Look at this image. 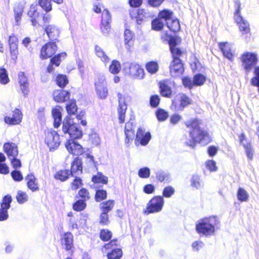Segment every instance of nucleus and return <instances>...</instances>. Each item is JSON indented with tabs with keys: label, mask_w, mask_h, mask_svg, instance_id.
Segmentation results:
<instances>
[{
	"label": "nucleus",
	"mask_w": 259,
	"mask_h": 259,
	"mask_svg": "<svg viewBox=\"0 0 259 259\" xmlns=\"http://www.w3.org/2000/svg\"><path fill=\"white\" fill-rule=\"evenodd\" d=\"M57 46L55 43L50 42L44 46L40 51V58L45 59L52 57L57 51Z\"/></svg>",
	"instance_id": "ddd939ff"
},
{
	"label": "nucleus",
	"mask_w": 259,
	"mask_h": 259,
	"mask_svg": "<svg viewBox=\"0 0 259 259\" xmlns=\"http://www.w3.org/2000/svg\"><path fill=\"white\" fill-rule=\"evenodd\" d=\"M179 42H180V39L178 37L171 36L169 37L168 44L172 56H181L182 54L181 50L176 47Z\"/></svg>",
	"instance_id": "412c9836"
},
{
	"label": "nucleus",
	"mask_w": 259,
	"mask_h": 259,
	"mask_svg": "<svg viewBox=\"0 0 259 259\" xmlns=\"http://www.w3.org/2000/svg\"><path fill=\"white\" fill-rule=\"evenodd\" d=\"M9 49L11 58L14 60H16L17 59L18 54V45H9Z\"/></svg>",
	"instance_id": "13d9d810"
},
{
	"label": "nucleus",
	"mask_w": 259,
	"mask_h": 259,
	"mask_svg": "<svg viewBox=\"0 0 259 259\" xmlns=\"http://www.w3.org/2000/svg\"><path fill=\"white\" fill-rule=\"evenodd\" d=\"M107 197V193L105 190H99L97 191L95 198L97 201L99 202L105 199Z\"/></svg>",
	"instance_id": "680f3d73"
},
{
	"label": "nucleus",
	"mask_w": 259,
	"mask_h": 259,
	"mask_svg": "<svg viewBox=\"0 0 259 259\" xmlns=\"http://www.w3.org/2000/svg\"><path fill=\"white\" fill-rule=\"evenodd\" d=\"M66 111L68 115H74L77 110V107L74 100H71L66 106Z\"/></svg>",
	"instance_id": "c9c22d12"
},
{
	"label": "nucleus",
	"mask_w": 259,
	"mask_h": 259,
	"mask_svg": "<svg viewBox=\"0 0 259 259\" xmlns=\"http://www.w3.org/2000/svg\"><path fill=\"white\" fill-rule=\"evenodd\" d=\"M112 233L108 230L103 229L100 232V238L103 241H107L112 237Z\"/></svg>",
	"instance_id": "bf43d9fd"
},
{
	"label": "nucleus",
	"mask_w": 259,
	"mask_h": 259,
	"mask_svg": "<svg viewBox=\"0 0 259 259\" xmlns=\"http://www.w3.org/2000/svg\"><path fill=\"white\" fill-rule=\"evenodd\" d=\"M78 195L80 197L82 200L85 201L90 198V193L85 188L81 189L78 193Z\"/></svg>",
	"instance_id": "052dcab7"
},
{
	"label": "nucleus",
	"mask_w": 259,
	"mask_h": 259,
	"mask_svg": "<svg viewBox=\"0 0 259 259\" xmlns=\"http://www.w3.org/2000/svg\"><path fill=\"white\" fill-rule=\"evenodd\" d=\"M164 205V200L161 196H155L152 198L147 205L145 213L149 214L160 211Z\"/></svg>",
	"instance_id": "423d86ee"
},
{
	"label": "nucleus",
	"mask_w": 259,
	"mask_h": 259,
	"mask_svg": "<svg viewBox=\"0 0 259 259\" xmlns=\"http://www.w3.org/2000/svg\"><path fill=\"white\" fill-rule=\"evenodd\" d=\"M70 174L69 170H61L56 173L55 178L61 181H64L68 178Z\"/></svg>",
	"instance_id": "a19ab883"
},
{
	"label": "nucleus",
	"mask_w": 259,
	"mask_h": 259,
	"mask_svg": "<svg viewBox=\"0 0 259 259\" xmlns=\"http://www.w3.org/2000/svg\"><path fill=\"white\" fill-rule=\"evenodd\" d=\"M151 26L153 30L159 31L163 28L164 24L162 21L158 17L152 21Z\"/></svg>",
	"instance_id": "c03bdc74"
},
{
	"label": "nucleus",
	"mask_w": 259,
	"mask_h": 259,
	"mask_svg": "<svg viewBox=\"0 0 259 259\" xmlns=\"http://www.w3.org/2000/svg\"><path fill=\"white\" fill-rule=\"evenodd\" d=\"M63 108L60 106H56L52 110V115L54 119V127L57 128L62 123V111Z\"/></svg>",
	"instance_id": "a211bd4d"
},
{
	"label": "nucleus",
	"mask_w": 259,
	"mask_h": 259,
	"mask_svg": "<svg viewBox=\"0 0 259 259\" xmlns=\"http://www.w3.org/2000/svg\"><path fill=\"white\" fill-rule=\"evenodd\" d=\"M180 57V56H172L173 61L169 66L171 75L174 77L180 75L184 71L183 64L179 59Z\"/></svg>",
	"instance_id": "1a4fd4ad"
},
{
	"label": "nucleus",
	"mask_w": 259,
	"mask_h": 259,
	"mask_svg": "<svg viewBox=\"0 0 259 259\" xmlns=\"http://www.w3.org/2000/svg\"><path fill=\"white\" fill-rule=\"evenodd\" d=\"M26 180L27 181V187L32 192H35L39 190L37 180L33 175H28L26 177Z\"/></svg>",
	"instance_id": "a878e982"
},
{
	"label": "nucleus",
	"mask_w": 259,
	"mask_h": 259,
	"mask_svg": "<svg viewBox=\"0 0 259 259\" xmlns=\"http://www.w3.org/2000/svg\"><path fill=\"white\" fill-rule=\"evenodd\" d=\"M200 178L197 175H193L191 179V186L196 189H199L202 186Z\"/></svg>",
	"instance_id": "8fccbe9b"
},
{
	"label": "nucleus",
	"mask_w": 259,
	"mask_h": 259,
	"mask_svg": "<svg viewBox=\"0 0 259 259\" xmlns=\"http://www.w3.org/2000/svg\"><path fill=\"white\" fill-rule=\"evenodd\" d=\"M54 100L57 102H64L70 98V93L65 90H56L54 92Z\"/></svg>",
	"instance_id": "b1692460"
},
{
	"label": "nucleus",
	"mask_w": 259,
	"mask_h": 259,
	"mask_svg": "<svg viewBox=\"0 0 259 259\" xmlns=\"http://www.w3.org/2000/svg\"><path fill=\"white\" fill-rule=\"evenodd\" d=\"M219 48L225 57L230 60L233 59V56L232 53L231 47L230 44L227 42L220 43Z\"/></svg>",
	"instance_id": "cd10ccee"
},
{
	"label": "nucleus",
	"mask_w": 259,
	"mask_h": 259,
	"mask_svg": "<svg viewBox=\"0 0 259 259\" xmlns=\"http://www.w3.org/2000/svg\"><path fill=\"white\" fill-rule=\"evenodd\" d=\"M9 81L7 70L4 68L0 69V82L6 84Z\"/></svg>",
	"instance_id": "6e6d98bb"
},
{
	"label": "nucleus",
	"mask_w": 259,
	"mask_h": 259,
	"mask_svg": "<svg viewBox=\"0 0 259 259\" xmlns=\"http://www.w3.org/2000/svg\"><path fill=\"white\" fill-rule=\"evenodd\" d=\"M65 134H68L69 136L70 139L74 141L76 139H80L82 136L81 131H65Z\"/></svg>",
	"instance_id": "79ce46f5"
},
{
	"label": "nucleus",
	"mask_w": 259,
	"mask_h": 259,
	"mask_svg": "<svg viewBox=\"0 0 259 259\" xmlns=\"http://www.w3.org/2000/svg\"><path fill=\"white\" fill-rule=\"evenodd\" d=\"M4 150L9 158H14L18 156V148L14 143H5L4 145Z\"/></svg>",
	"instance_id": "aec40b11"
},
{
	"label": "nucleus",
	"mask_w": 259,
	"mask_h": 259,
	"mask_svg": "<svg viewBox=\"0 0 259 259\" xmlns=\"http://www.w3.org/2000/svg\"><path fill=\"white\" fill-rule=\"evenodd\" d=\"M56 83L60 88H64L68 83V80L65 75H58L56 78Z\"/></svg>",
	"instance_id": "de8ad7c7"
},
{
	"label": "nucleus",
	"mask_w": 259,
	"mask_h": 259,
	"mask_svg": "<svg viewBox=\"0 0 259 259\" xmlns=\"http://www.w3.org/2000/svg\"><path fill=\"white\" fill-rule=\"evenodd\" d=\"M190 104V100L188 97L183 94H179L172 100V105L176 109L181 110Z\"/></svg>",
	"instance_id": "f8f14e48"
},
{
	"label": "nucleus",
	"mask_w": 259,
	"mask_h": 259,
	"mask_svg": "<svg viewBox=\"0 0 259 259\" xmlns=\"http://www.w3.org/2000/svg\"><path fill=\"white\" fill-rule=\"evenodd\" d=\"M156 115L158 120L159 121H164L166 120L168 116V113L161 109H158L157 111Z\"/></svg>",
	"instance_id": "4d7b16f0"
},
{
	"label": "nucleus",
	"mask_w": 259,
	"mask_h": 259,
	"mask_svg": "<svg viewBox=\"0 0 259 259\" xmlns=\"http://www.w3.org/2000/svg\"><path fill=\"white\" fill-rule=\"evenodd\" d=\"M242 67L246 73L253 69L254 76L250 80L251 85L258 88L259 93V66H255L257 61V55L255 53L245 52L240 56Z\"/></svg>",
	"instance_id": "f257e3e1"
},
{
	"label": "nucleus",
	"mask_w": 259,
	"mask_h": 259,
	"mask_svg": "<svg viewBox=\"0 0 259 259\" xmlns=\"http://www.w3.org/2000/svg\"><path fill=\"white\" fill-rule=\"evenodd\" d=\"M102 212L108 213L112 210L114 206L113 200H108L101 204Z\"/></svg>",
	"instance_id": "09e8293b"
},
{
	"label": "nucleus",
	"mask_w": 259,
	"mask_h": 259,
	"mask_svg": "<svg viewBox=\"0 0 259 259\" xmlns=\"http://www.w3.org/2000/svg\"><path fill=\"white\" fill-rule=\"evenodd\" d=\"M123 70L126 74L134 78L141 79L144 77V69L136 63H125L123 64Z\"/></svg>",
	"instance_id": "39448f33"
},
{
	"label": "nucleus",
	"mask_w": 259,
	"mask_h": 259,
	"mask_svg": "<svg viewBox=\"0 0 259 259\" xmlns=\"http://www.w3.org/2000/svg\"><path fill=\"white\" fill-rule=\"evenodd\" d=\"M11 176L15 181H21L23 178L21 172L16 170H14L11 172Z\"/></svg>",
	"instance_id": "338daca9"
},
{
	"label": "nucleus",
	"mask_w": 259,
	"mask_h": 259,
	"mask_svg": "<svg viewBox=\"0 0 259 259\" xmlns=\"http://www.w3.org/2000/svg\"><path fill=\"white\" fill-rule=\"evenodd\" d=\"M166 25L168 28L173 32L178 31L180 29L179 20L177 19H174L173 17L169 21H167Z\"/></svg>",
	"instance_id": "e433bc0d"
},
{
	"label": "nucleus",
	"mask_w": 259,
	"mask_h": 259,
	"mask_svg": "<svg viewBox=\"0 0 259 259\" xmlns=\"http://www.w3.org/2000/svg\"><path fill=\"white\" fill-rule=\"evenodd\" d=\"M151 134L146 131H137L135 139L136 144L138 143L142 145H147L151 139Z\"/></svg>",
	"instance_id": "f3484780"
},
{
	"label": "nucleus",
	"mask_w": 259,
	"mask_h": 259,
	"mask_svg": "<svg viewBox=\"0 0 259 259\" xmlns=\"http://www.w3.org/2000/svg\"><path fill=\"white\" fill-rule=\"evenodd\" d=\"M86 203L82 200L76 201L73 205L74 210L80 211L83 210L86 207Z\"/></svg>",
	"instance_id": "5fc2aeb1"
},
{
	"label": "nucleus",
	"mask_w": 259,
	"mask_h": 259,
	"mask_svg": "<svg viewBox=\"0 0 259 259\" xmlns=\"http://www.w3.org/2000/svg\"><path fill=\"white\" fill-rule=\"evenodd\" d=\"M147 71L151 74H155L158 70L159 65L157 62L150 61L146 64Z\"/></svg>",
	"instance_id": "58836bf2"
},
{
	"label": "nucleus",
	"mask_w": 259,
	"mask_h": 259,
	"mask_svg": "<svg viewBox=\"0 0 259 259\" xmlns=\"http://www.w3.org/2000/svg\"><path fill=\"white\" fill-rule=\"evenodd\" d=\"M45 143L50 151L57 149L60 144L58 133L56 131H48L46 133Z\"/></svg>",
	"instance_id": "0eeeda50"
},
{
	"label": "nucleus",
	"mask_w": 259,
	"mask_h": 259,
	"mask_svg": "<svg viewBox=\"0 0 259 259\" xmlns=\"http://www.w3.org/2000/svg\"><path fill=\"white\" fill-rule=\"evenodd\" d=\"M95 85L98 97L101 99H106L108 96V91L105 77L104 76L99 77Z\"/></svg>",
	"instance_id": "6e6552de"
},
{
	"label": "nucleus",
	"mask_w": 259,
	"mask_h": 259,
	"mask_svg": "<svg viewBox=\"0 0 259 259\" xmlns=\"http://www.w3.org/2000/svg\"><path fill=\"white\" fill-rule=\"evenodd\" d=\"M150 170L148 167H143L139 169L138 175L142 178H148L150 176Z\"/></svg>",
	"instance_id": "e2e57ef3"
},
{
	"label": "nucleus",
	"mask_w": 259,
	"mask_h": 259,
	"mask_svg": "<svg viewBox=\"0 0 259 259\" xmlns=\"http://www.w3.org/2000/svg\"><path fill=\"white\" fill-rule=\"evenodd\" d=\"M89 140L95 145H98L100 142L98 135L95 132L90 135Z\"/></svg>",
	"instance_id": "69168bd1"
},
{
	"label": "nucleus",
	"mask_w": 259,
	"mask_h": 259,
	"mask_svg": "<svg viewBox=\"0 0 259 259\" xmlns=\"http://www.w3.org/2000/svg\"><path fill=\"white\" fill-rule=\"evenodd\" d=\"M173 12L167 9H164L160 11L158 14V17L161 20L164 19L167 24V21H169L172 18Z\"/></svg>",
	"instance_id": "f704fd0d"
},
{
	"label": "nucleus",
	"mask_w": 259,
	"mask_h": 259,
	"mask_svg": "<svg viewBox=\"0 0 259 259\" xmlns=\"http://www.w3.org/2000/svg\"><path fill=\"white\" fill-rule=\"evenodd\" d=\"M122 255L121 249H113L112 251L107 254L108 259H120Z\"/></svg>",
	"instance_id": "37998d69"
},
{
	"label": "nucleus",
	"mask_w": 259,
	"mask_h": 259,
	"mask_svg": "<svg viewBox=\"0 0 259 259\" xmlns=\"http://www.w3.org/2000/svg\"><path fill=\"white\" fill-rule=\"evenodd\" d=\"M239 137L240 143L243 146L245 149L247 157L249 159H251L253 157L254 152L250 143H247L246 141L245 135L244 134H241Z\"/></svg>",
	"instance_id": "393cba45"
},
{
	"label": "nucleus",
	"mask_w": 259,
	"mask_h": 259,
	"mask_svg": "<svg viewBox=\"0 0 259 259\" xmlns=\"http://www.w3.org/2000/svg\"><path fill=\"white\" fill-rule=\"evenodd\" d=\"M206 166L211 171H214L217 170V167L216 166V163L212 160H208L205 163Z\"/></svg>",
	"instance_id": "774afa93"
},
{
	"label": "nucleus",
	"mask_w": 259,
	"mask_h": 259,
	"mask_svg": "<svg viewBox=\"0 0 259 259\" xmlns=\"http://www.w3.org/2000/svg\"><path fill=\"white\" fill-rule=\"evenodd\" d=\"M118 106L117 112L118 119L120 123H123L125 120V114L127 109V105L125 103L124 97L120 93L117 94Z\"/></svg>",
	"instance_id": "9b49d317"
},
{
	"label": "nucleus",
	"mask_w": 259,
	"mask_h": 259,
	"mask_svg": "<svg viewBox=\"0 0 259 259\" xmlns=\"http://www.w3.org/2000/svg\"><path fill=\"white\" fill-rule=\"evenodd\" d=\"M82 185V180L80 178L76 177L71 184V188L72 190H75Z\"/></svg>",
	"instance_id": "0e129e2a"
},
{
	"label": "nucleus",
	"mask_w": 259,
	"mask_h": 259,
	"mask_svg": "<svg viewBox=\"0 0 259 259\" xmlns=\"http://www.w3.org/2000/svg\"><path fill=\"white\" fill-rule=\"evenodd\" d=\"M16 23L19 25L24 11V6L21 3H15L13 8Z\"/></svg>",
	"instance_id": "bb28decb"
},
{
	"label": "nucleus",
	"mask_w": 259,
	"mask_h": 259,
	"mask_svg": "<svg viewBox=\"0 0 259 259\" xmlns=\"http://www.w3.org/2000/svg\"><path fill=\"white\" fill-rule=\"evenodd\" d=\"M185 124L187 128H192L193 130H200L203 128L202 121L197 118L191 119L186 122Z\"/></svg>",
	"instance_id": "473e14b6"
},
{
	"label": "nucleus",
	"mask_w": 259,
	"mask_h": 259,
	"mask_svg": "<svg viewBox=\"0 0 259 259\" xmlns=\"http://www.w3.org/2000/svg\"><path fill=\"white\" fill-rule=\"evenodd\" d=\"M81 160L78 158H75L72 162L71 165V171L70 173L73 176L74 175H79L81 173L82 166H81Z\"/></svg>",
	"instance_id": "c85d7f7f"
},
{
	"label": "nucleus",
	"mask_w": 259,
	"mask_h": 259,
	"mask_svg": "<svg viewBox=\"0 0 259 259\" xmlns=\"http://www.w3.org/2000/svg\"><path fill=\"white\" fill-rule=\"evenodd\" d=\"M159 84L161 94L164 97L170 98L172 94L171 82L168 80H164L160 81Z\"/></svg>",
	"instance_id": "4be33fe9"
},
{
	"label": "nucleus",
	"mask_w": 259,
	"mask_h": 259,
	"mask_svg": "<svg viewBox=\"0 0 259 259\" xmlns=\"http://www.w3.org/2000/svg\"><path fill=\"white\" fill-rule=\"evenodd\" d=\"M65 147L70 153L74 155H81L84 152L82 146L72 140H68L65 143Z\"/></svg>",
	"instance_id": "4468645a"
},
{
	"label": "nucleus",
	"mask_w": 259,
	"mask_h": 259,
	"mask_svg": "<svg viewBox=\"0 0 259 259\" xmlns=\"http://www.w3.org/2000/svg\"><path fill=\"white\" fill-rule=\"evenodd\" d=\"M18 81L22 94L25 96H27L29 93L28 79L23 72L19 73Z\"/></svg>",
	"instance_id": "5701e85b"
},
{
	"label": "nucleus",
	"mask_w": 259,
	"mask_h": 259,
	"mask_svg": "<svg viewBox=\"0 0 259 259\" xmlns=\"http://www.w3.org/2000/svg\"><path fill=\"white\" fill-rule=\"evenodd\" d=\"M189 135L190 139L187 140L185 143L192 148L195 147L196 143L205 145L211 140L206 131H191L189 132Z\"/></svg>",
	"instance_id": "7ed1b4c3"
},
{
	"label": "nucleus",
	"mask_w": 259,
	"mask_h": 259,
	"mask_svg": "<svg viewBox=\"0 0 259 259\" xmlns=\"http://www.w3.org/2000/svg\"><path fill=\"white\" fill-rule=\"evenodd\" d=\"M121 69V64L120 62L116 60L111 62L109 67V72L113 74H116L119 72Z\"/></svg>",
	"instance_id": "4c0bfd02"
},
{
	"label": "nucleus",
	"mask_w": 259,
	"mask_h": 259,
	"mask_svg": "<svg viewBox=\"0 0 259 259\" xmlns=\"http://www.w3.org/2000/svg\"><path fill=\"white\" fill-rule=\"evenodd\" d=\"M45 30L49 38L52 40H57L60 34L59 28L54 24L45 25Z\"/></svg>",
	"instance_id": "6ab92c4d"
},
{
	"label": "nucleus",
	"mask_w": 259,
	"mask_h": 259,
	"mask_svg": "<svg viewBox=\"0 0 259 259\" xmlns=\"http://www.w3.org/2000/svg\"><path fill=\"white\" fill-rule=\"evenodd\" d=\"M66 56V53L63 52L60 54H59L57 56H55L53 58L51 59V63L55 65L56 66H58L60 65V62L61 61V58H65Z\"/></svg>",
	"instance_id": "864d4df0"
},
{
	"label": "nucleus",
	"mask_w": 259,
	"mask_h": 259,
	"mask_svg": "<svg viewBox=\"0 0 259 259\" xmlns=\"http://www.w3.org/2000/svg\"><path fill=\"white\" fill-rule=\"evenodd\" d=\"M73 235L71 233L67 232L64 234L62 243L66 250H70L73 246Z\"/></svg>",
	"instance_id": "c756f323"
},
{
	"label": "nucleus",
	"mask_w": 259,
	"mask_h": 259,
	"mask_svg": "<svg viewBox=\"0 0 259 259\" xmlns=\"http://www.w3.org/2000/svg\"><path fill=\"white\" fill-rule=\"evenodd\" d=\"M63 127V130H78L76 124L73 122L70 115L67 116L64 119Z\"/></svg>",
	"instance_id": "7c9ffc66"
},
{
	"label": "nucleus",
	"mask_w": 259,
	"mask_h": 259,
	"mask_svg": "<svg viewBox=\"0 0 259 259\" xmlns=\"http://www.w3.org/2000/svg\"><path fill=\"white\" fill-rule=\"evenodd\" d=\"M95 50L96 56L100 58L101 61L105 64L109 62L110 58L106 55L102 48L98 46H96Z\"/></svg>",
	"instance_id": "2f4dec72"
},
{
	"label": "nucleus",
	"mask_w": 259,
	"mask_h": 259,
	"mask_svg": "<svg viewBox=\"0 0 259 259\" xmlns=\"http://www.w3.org/2000/svg\"><path fill=\"white\" fill-rule=\"evenodd\" d=\"M219 223L217 217L214 216L201 219L196 225V231L205 236L212 235Z\"/></svg>",
	"instance_id": "f03ea898"
},
{
	"label": "nucleus",
	"mask_w": 259,
	"mask_h": 259,
	"mask_svg": "<svg viewBox=\"0 0 259 259\" xmlns=\"http://www.w3.org/2000/svg\"><path fill=\"white\" fill-rule=\"evenodd\" d=\"M16 199L19 203L23 204L28 200V195L25 192L18 191L16 196Z\"/></svg>",
	"instance_id": "603ef678"
},
{
	"label": "nucleus",
	"mask_w": 259,
	"mask_h": 259,
	"mask_svg": "<svg viewBox=\"0 0 259 259\" xmlns=\"http://www.w3.org/2000/svg\"><path fill=\"white\" fill-rule=\"evenodd\" d=\"M92 181L94 183L106 184L108 183V178L101 173L99 172L97 175L93 177Z\"/></svg>",
	"instance_id": "49530a36"
},
{
	"label": "nucleus",
	"mask_w": 259,
	"mask_h": 259,
	"mask_svg": "<svg viewBox=\"0 0 259 259\" xmlns=\"http://www.w3.org/2000/svg\"><path fill=\"white\" fill-rule=\"evenodd\" d=\"M237 197L239 201L246 202L248 200L249 195L245 189L239 188L237 191Z\"/></svg>",
	"instance_id": "ea45409f"
},
{
	"label": "nucleus",
	"mask_w": 259,
	"mask_h": 259,
	"mask_svg": "<svg viewBox=\"0 0 259 259\" xmlns=\"http://www.w3.org/2000/svg\"><path fill=\"white\" fill-rule=\"evenodd\" d=\"M39 6L47 12L51 11L52 9L51 0H39Z\"/></svg>",
	"instance_id": "3c124183"
},
{
	"label": "nucleus",
	"mask_w": 259,
	"mask_h": 259,
	"mask_svg": "<svg viewBox=\"0 0 259 259\" xmlns=\"http://www.w3.org/2000/svg\"><path fill=\"white\" fill-rule=\"evenodd\" d=\"M205 81L206 77L201 74H197L193 77V84L194 85H202Z\"/></svg>",
	"instance_id": "a18cd8bd"
},
{
	"label": "nucleus",
	"mask_w": 259,
	"mask_h": 259,
	"mask_svg": "<svg viewBox=\"0 0 259 259\" xmlns=\"http://www.w3.org/2000/svg\"><path fill=\"white\" fill-rule=\"evenodd\" d=\"M22 117L21 111L16 108L13 111L12 117L6 116L5 117L4 121L6 123L10 125L19 124L22 121Z\"/></svg>",
	"instance_id": "2eb2a0df"
},
{
	"label": "nucleus",
	"mask_w": 259,
	"mask_h": 259,
	"mask_svg": "<svg viewBox=\"0 0 259 259\" xmlns=\"http://www.w3.org/2000/svg\"><path fill=\"white\" fill-rule=\"evenodd\" d=\"M235 12L234 18L238 24L240 31L243 34L249 33L250 28L248 22L241 15V3L239 0L234 1Z\"/></svg>",
	"instance_id": "20e7f679"
},
{
	"label": "nucleus",
	"mask_w": 259,
	"mask_h": 259,
	"mask_svg": "<svg viewBox=\"0 0 259 259\" xmlns=\"http://www.w3.org/2000/svg\"><path fill=\"white\" fill-rule=\"evenodd\" d=\"M111 22V16L109 12L105 9L102 12L101 30L104 35H107L110 30V23Z\"/></svg>",
	"instance_id": "9d476101"
},
{
	"label": "nucleus",
	"mask_w": 259,
	"mask_h": 259,
	"mask_svg": "<svg viewBox=\"0 0 259 259\" xmlns=\"http://www.w3.org/2000/svg\"><path fill=\"white\" fill-rule=\"evenodd\" d=\"M152 14L146 10H139L137 13V21L138 24H141L142 21L145 19L152 17Z\"/></svg>",
	"instance_id": "72a5a7b5"
},
{
	"label": "nucleus",
	"mask_w": 259,
	"mask_h": 259,
	"mask_svg": "<svg viewBox=\"0 0 259 259\" xmlns=\"http://www.w3.org/2000/svg\"><path fill=\"white\" fill-rule=\"evenodd\" d=\"M11 202L12 198L11 196L7 195L3 198L1 208L0 209V221H4L8 219L7 210L10 208Z\"/></svg>",
	"instance_id": "dca6fc26"
}]
</instances>
